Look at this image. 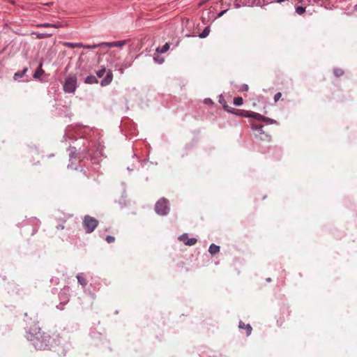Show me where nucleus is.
Wrapping results in <instances>:
<instances>
[{
	"label": "nucleus",
	"mask_w": 357,
	"mask_h": 357,
	"mask_svg": "<svg viewBox=\"0 0 357 357\" xmlns=\"http://www.w3.org/2000/svg\"><path fill=\"white\" fill-rule=\"evenodd\" d=\"M26 338L33 342L36 349L39 350L47 349L52 344V338L50 334L41 331L37 327H35L27 333Z\"/></svg>",
	"instance_id": "nucleus-1"
},
{
	"label": "nucleus",
	"mask_w": 357,
	"mask_h": 357,
	"mask_svg": "<svg viewBox=\"0 0 357 357\" xmlns=\"http://www.w3.org/2000/svg\"><path fill=\"white\" fill-rule=\"evenodd\" d=\"M52 4H53V3H52V2H49V3H44V4H43V6H51V5H52Z\"/></svg>",
	"instance_id": "nucleus-32"
},
{
	"label": "nucleus",
	"mask_w": 357,
	"mask_h": 357,
	"mask_svg": "<svg viewBox=\"0 0 357 357\" xmlns=\"http://www.w3.org/2000/svg\"><path fill=\"white\" fill-rule=\"evenodd\" d=\"M27 70L28 69L26 68H24L22 71L15 73L13 76L14 80L17 81L19 79L23 77L25 73L27 72Z\"/></svg>",
	"instance_id": "nucleus-12"
},
{
	"label": "nucleus",
	"mask_w": 357,
	"mask_h": 357,
	"mask_svg": "<svg viewBox=\"0 0 357 357\" xmlns=\"http://www.w3.org/2000/svg\"><path fill=\"white\" fill-rule=\"evenodd\" d=\"M220 251V246L215 244H211L208 248V252L212 255H215Z\"/></svg>",
	"instance_id": "nucleus-13"
},
{
	"label": "nucleus",
	"mask_w": 357,
	"mask_h": 357,
	"mask_svg": "<svg viewBox=\"0 0 357 357\" xmlns=\"http://www.w3.org/2000/svg\"><path fill=\"white\" fill-rule=\"evenodd\" d=\"M208 32H209V31H208V29H207V28H206V29L204 30V31L201 33L200 37H202V38H205V37H206V36H208Z\"/></svg>",
	"instance_id": "nucleus-26"
},
{
	"label": "nucleus",
	"mask_w": 357,
	"mask_h": 357,
	"mask_svg": "<svg viewBox=\"0 0 357 357\" xmlns=\"http://www.w3.org/2000/svg\"><path fill=\"white\" fill-rule=\"evenodd\" d=\"M264 126L259 124L253 123L252 128L255 130V136L257 139L261 141L269 140L271 137L263 130Z\"/></svg>",
	"instance_id": "nucleus-4"
},
{
	"label": "nucleus",
	"mask_w": 357,
	"mask_h": 357,
	"mask_svg": "<svg viewBox=\"0 0 357 357\" xmlns=\"http://www.w3.org/2000/svg\"><path fill=\"white\" fill-rule=\"evenodd\" d=\"M43 73H44V70L42 69V63H40L39 67L37 68V70L34 73L33 77L36 79H39Z\"/></svg>",
	"instance_id": "nucleus-15"
},
{
	"label": "nucleus",
	"mask_w": 357,
	"mask_h": 357,
	"mask_svg": "<svg viewBox=\"0 0 357 357\" xmlns=\"http://www.w3.org/2000/svg\"><path fill=\"white\" fill-rule=\"evenodd\" d=\"M105 71H106L105 68H102V69H100V70H98L97 72V73H96L97 76L98 77H102L104 75Z\"/></svg>",
	"instance_id": "nucleus-25"
},
{
	"label": "nucleus",
	"mask_w": 357,
	"mask_h": 357,
	"mask_svg": "<svg viewBox=\"0 0 357 357\" xmlns=\"http://www.w3.org/2000/svg\"><path fill=\"white\" fill-rule=\"evenodd\" d=\"M104 47L103 45H100V44H98V45H84L82 46V47H84V48H86V49H94V48H96V47Z\"/></svg>",
	"instance_id": "nucleus-23"
},
{
	"label": "nucleus",
	"mask_w": 357,
	"mask_h": 357,
	"mask_svg": "<svg viewBox=\"0 0 357 357\" xmlns=\"http://www.w3.org/2000/svg\"><path fill=\"white\" fill-rule=\"evenodd\" d=\"M226 12H227V10H223V11H221V12L218 15V17H221V16H222V15H223V14H224L225 13H226Z\"/></svg>",
	"instance_id": "nucleus-30"
},
{
	"label": "nucleus",
	"mask_w": 357,
	"mask_h": 357,
	"mask_svg": "<svg viewBox=\"0 0 357 357\" xmlns=\"http://www.w3.org/2000/svg\"><path fill=\"white\" fill-rule=\"evenodd\" d=\"M305 11V8L303 6L296 7V12L298 15H303Z\"/></svg>",
	"instance_id": "nucleus-22"
},
{
	"label": "nucleus",
	"mask_w": 357,
	"mask_h": 357,
	"mask_svg": "<svg viewBox=\"0 0 357 357\" xmlns=\"http://www.w3.org/2000/svg\"><path fill=\"white\" fill-rule=\"evenodd\" d=\"M297 1V3H303V0H296Z\"/></svg>",
	"instance_id": "nucleus-33"
},
{
	"label": "nucleus",
	"mask_w": 357,
	"mask_h": 357,
	"mask_svg": "<svg viewBox=\"0 0 357 357\" xmlns=\"http://www.w3.org/2000/svg\"><path fill=\"white\" fill-rule=\"evenodd\" d=\"M219 102L222 105L223 108H224L226 111H227V112H229L234 113V111H232V110H231V109H230V107H229V105H227V103H226V101H225V98H224L222 96H220L219 97Z\"/></svg>",
	"instance_id": "nucleus-11"
},
{
	"label": "nucleus",
	"mask_w": 357,
	"mask_h": 357,
	"mask_svg": "<svg viewBox=\"0 0 357 357\" xmlns=\"http://www.w3.org/2000/svg\"><path fill=\"white\" fill-rule=\"evenodd\" d=\"M63 25L60 23V22H57L56 24H52V27H54V28H60V27H63Z\"/></svg>",
	"instance_id": "nucleus-29"
},
{
	"label": "nucleus",
	"mask_w": 357,
	"mask_h": 357,
	"mask_svg": "<svg viewBox=\"0 0 357 357\" xmlns=\"http://www.w3.org/2000/svg\"><path fill=\"white\" fill-rule=\"evenodd\" d=\"M77 280H78V282L83 287L86 286L87 282H86V280L84 278H83L82 276L81 275H77Z\"/></svg>",
	"instance_id": "nucleus-19"
},
{
	"label": "nucleus",
	"mask_w": 357,
	"mask_h": 357,
	"mask_svg": "<svg viewBox=\"0 0 357 357\" xmlns=\"http://www.w3.org/2000/svg\"><path fill=\"white\" fill-rule=\"evenodd\" d=\"M120 71H121V73H123V70L122 68L120 70Z\"/></svg>",
	"instance_id": "nucleus-37"
},
{
	"label": "nucleus",
	"mask_w": 357,
	"mask_h": 357,
	"mask_svg": "<svg viewBox=\"0 0 357 357\" xmlns=\"http://www.w3.org/2000/svg\"><path fill=\"white\" fill-rule=\"evenodd\" d=\"M112 73L111 70H109L107 73L106 77L101 81L102 86H106L111 83L112 80Z\"/></svg>",
	"instance_id": "nucleus-9"
},
{
	"label": "nucleus",
	"mask_w": 357,
	"mask_h": 357,
	"mask_svg": "<svg viewBox=\"0 0 357 357\" xmlns=\"http://www.w3.org/2000/svg\"><path fill=\"white\" fill-rule=\"evenodd\" d=\"M169 49V45L168 43H166L162 47L161 49H157V52H159L160 53H165L166 52H167Z\"/></svg>",
	"instance_id": "nucleus-17"
},
{
	"label": "nucleus",
	"mask_w": 357,
	"mask_h": 357,
	"mask_svg": "<svg viewBox=\"0 0 357 357\" xmlns=\"http://www.w3.org/2000/svg\"><path fill=\"white\" fill-rule=\"evenodd\" d=\"M128 40H120V41H115V42H111V43H101L100 45H103L104 47H122L123 45H125Z\"/></svg>",
	"instance_id": "nucleus-7"
},
{
	"label": "nucleus",
	"mask_w": 357,
	"mask_h": 357,
	"mask_svg": "<svg viewBox=\"0 0 357 357\" xmlns=\"http://www.w3.org/2000/svg\"><path fill=\"white\" fill-rule=\"evenodd\" d=\"M211 102V100L210 99H206L205 100V102L206 103Z\"/></svg>",
	"instance_id": "nucleus-34"
},
{
	"label": "nucleus",
	"mask_w": 357,
	"mask_h": 357,
	"mask_svg": "<svg viewBox=\"0 0 357 357\" xmlns=\"http://www.w3.org/2000/svg\"><path fill=\"white\" fill-rule=\"evenodd\" d=\"M243 91H248V86L247 84H244L243 86Z\"/></svg>",
	"instance_id": "nucleus-31"
},
{
	"label": "nucleus",
	"mask_w": 357,
	"mask_h": 357,
	"mask_svg": "<svg viewBox=\"0 0 357 357\" xmlns=\"http://www.w3.org/2000/svg\"><path fill=\"white\" fill-rule=\"evenodd\" d=\"M266 281H267V282H271V279L270 278H267V279H266Z\"/></svg>",
	"instance_id": "nucleus-36"
},
{
	"label": "nucleus",
	"mask_w": 357,
	"mask_h": 357,
	"mask_svg": "<svg viewBox=\"0 0 357 357\" xmlns=\"http://www.w3.org/2000/svg\"><path fill=\"white\" fill-rule=\"evenodd\" d=\"M282 97V93L280 92L277 93L274 96V100L275 102L278 101L280 98Z\"/></svg>",
	"instance_id": "nucleus-28"
},
{
	"label": "nucleus",
	"mask_w": 357,
	"mask_h": 357,
	"mask_svg": "<svg viewBox=\"0 0 357 357\" xmlns=\"http://www.w3.org/2000/svg\"><path fill=\"white\" fill-rule=\"evenodd\" d=\"M105 241L108 243H114L115 241V238L114 236H107L106 238H105Z\"/></svg>",
	"instance_id": "nucleus-24"
},
{
	"label": "nucleus",
	"mask_w": 357,
	"mask_h": 357,
	"mask_svg": "<svg viewBox=\"0 0 357 357\" xmlns=\"http://www.w3.org/2000/svg\"><path fill=\"white\" fill-rule=\"evenodd\" d=\"M77 87V77L75 75H68L65 80L63 90L66 93H74Z\"/></svg>",
	"instance_id": "nucleus-3"
},
{
	"label": "nucleus",
	"mask_w": 357,
	"mask_h": 357,
	"mask_svg": "<svg viewBox=\"0 0 357 357\" xmlns=\"http://www.w3.org/2000/svg\"><path fill=\"white\" fill-rule=\"evenodd\" d=\"M333 73L337 77H340L344 75V70L341 68H335Z\"/></svg>",
	"instance_id": "nucleus-18"
},
{
	"label": "nucleus",
	"mask_w": 357,
	"mask_h": 357,
	"mask_svg": "<svg viewBox=\"0 0 357 357\" xmlns=\"http://www.w3.org/2000/svg\"><path fill=\"white\" fill-rule=\"evenodd\" d=\"M98 220L88 215L84 216L82 221V225L87 234L92 233L98 227Z\"/></svg>",
	"instance_id": "nucleus-2"
},
{
	"label": "nucleus",
	"mask_w": 357,
	"mask_h": 357,
	"mask_svg": "<svg viewBox=\"0 0 357 357\" xmlns=\"http://www.w3.org/2000/svg\"><path fill=\"white\" fill-rule=\"evenodd\" d=\"M239 328L245 329L246 331L247 335H250L252 333V328L251 326L249 324H245L242 321H241L239 322Z\"/></svg>",
	"instance_id": "nucleus-10"
},
{
	"label": "nucleus",
	"mask_w": 357,
	"mask_h": 357,
	"mask_svg": "<svg viewBox=\"0 0 357 357\" xmlns=\"http://www.w3.org/2000/svg\"><path fill=\"white\" fill-rule=\"evenodd\" d=\"M236 114L239 115V116H241L252 117V118H254V119H257V120L261 121L268 122V123H275V121H274L273 119H271L269 118H266V117L262 116L260 114H258V113H256V112H250L249 114L248 112L242 110L239 113H236Z\"/></svg>",
	"instance_id": "nucleus-5"
},
{
	"label": "nucleus",
	"mask_w": 357,
	"mask_h": 357,
	"mask_svg": "<svg viewBox=\"0 0 357 357\" xmlns=\"http://www.w3.org/2000/svg\"><path fill=\"white\" fill-rule=\"evenodd\" d=\"M7 1H9L10 3H11L12 4L15 3V1L13 0H7Z\"/></svg>",
	"instance_id": "nucleus-35"
},
{
	"label": "nucleus",
	"mask_w": 357,
	"mask_h": 357,
	"mask_svg": "<svg viewBox=\"0 0 357 357\" xmlns=\"http://www.w3.org/2000/svg\"><path fill=\"white\" fill-rule=\"evenodd\" d=\"M234 104L236 106H240L243 104V98L241 97H236L234 99Z\"/></svg>",
	"instance_id": "nucleus-21"
},
{
	"label": "nucleus",
	"mask_w": 357,
	"mask_h": 357,
	"mask_svg": "<svg viewBox=\"0 0 357 357\" xmlns=\"http://www.w3.org/2000/svg\"><path fill=\"white\" fill-rule=\"evenodd\" d=\"M156 213L161 215H165L169 212L168 202L166 199L162 198L158 200L155 206Z\"/></svg>",
	"instance_id": "nucleus-6"
},
{
	"label": "nucleus",
	"mask_w": 357,
	"mask_h": 357,
	"mask_svg": "<svg viewBox=\"0 0 357 357\" xmlns=\"http://www.w3.org/2000/svg\"><path fill=\"white\" fill-rule=\"evenodd\" d=\"M38 27H52V24L43 23L37 25Z\"/></svg>",
	"instance_id": "nucleus-27"
},
{
	"label": "nucleus",
	"mask_w": 357,
	"mask_h": 357,
	"mask_svg": "<svg viewBox=\"0 0 357 357\" xmlns=\"http://www.w3.org/2000/svg\"><path fill=\"white\" fill-rule=\"evenodd\" d=\"M178 239L187 245H193L197 242V239L195 238H189L187 234H182L178 237Z\"/></svg>",
	"instance_id": "nucleus-8"
},
{
	"label": "nucleus",
	"mask_w": 357,
	"mask_h": 357,
	"mask_svg": "<svg viewBox=\"0 0 357 357\" xmlns=\"http://www.w3.org/2000/svg\"><path fill=\"white\" fill-rule=\"evenodd\" d=\"M63 45L65 47H70V48L82 47V46H84V45L82 43H68V42L63 43Z\"/></svg>",
	"instance_id": "nucleus-14"
},
{
	"label": "nucleus",
	"mask_w": 357,
	"mask_h": 357,
	"mask_svg": "<svg viewBox=\"0 0 357 357\" xmlns=\"http://www.w3.org/2000/svg\"><path fill=\"white\" fill-rule=\"evenodd\" d=\"M85 83L86 84H95L98 83V79L94 75H89L85 79Z\"/></svg>",
	"instance_id": "nucleus-16"
},
{
	"label": "nucleus",
	"mask_w": 357,
	"mask_h": 357,
	"mask_svg": "<svg viewBox=\"0 0 357 357\" xmlns=\"http://www.w3.org/2000/svg\"><path fill=\"white\" fill-rule=\"evenodd\" d=\"M52 36V33H38L37 34V38H39V39H43V38H50Z\"/></svg>",
	"instance_id": "nucleus-20"
}]
</instances>
